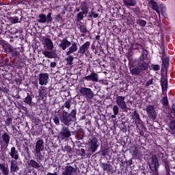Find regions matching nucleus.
Segmentation results:
<instances>
[{"label":"nucleus","mask_w":175,"mask_h":175,"mask_svg":"<svg viewBox=\"0 0 175 175\" xmlns=\"http://www.w3.org/2000/svg\"><path fill=\"white\" fill-rule=\"evenodd\" d=\"M91 46V42L87 41L85 43L79 46V49L78 51L79 54H85L87 51H88V49Z\"/></svg>","instance_id":"20"},{"label":"nucleus","mask_w":175,"mask_h":175,"mask_svg":"<svg viewBox=\"0 0 175 175\" xmlns=\"http://www.w3.org/2000/svg\"><path fill=\"white\" fill-rule=\"evenodd\" d=\"M77 152L80 155V157H87V150L85 152V149L81 148L80 150H77Z\"/></svg>","instance_id":"45"},{"label":"nucleus","mask_w":175,"mask_h":175,"mask_svg":"<svg viewBox=\"0 0 175 175\" xmlns=\"http://www.w3.org/2000/svg\"><path fill=\"white\" fill-rule=\"evenodd\" d=\"M110 149L108 146H101L100 151L98 152V154H100L101 157H106V155H109V152Z\"/></svg>","instance_id":"32"},{"label":"nucleus","mask_w":175,"mask_h":175,"mask_svg":"<svg viewBox=\"0 0 175 175\" xmlns=\"http://www.w3.org/2000/svg\"><path fill=\"white\" fill-rule=\"evenodd\" d=\"M72 135L75 136L76 140H83L85 136V132L83 128H77L75 131L72 132Z\"/></svg>","instance_id":"11"},{"label":"nucleus","mask_w":175,"mask_h":175,"mask_svg":"<svg viewBox=\"0 0 175 175\" xmlns=\"http://www.w3.org/2000/svg\"><path fill=\"white\" fill-rule=\"evenodd\" d=\"M65 150H66V152H72V148L69 146H66Z\"/></svg>","instance_id":"55"},{"label":"nucleus","mask_w":175,"mask_h":175,"mask_svg":"<svg viewBox=\"0 0 175 175\" xmlns=\"http://www.w3.org/2000/svg\"><path fill=\"white\" fill-rule=\"evenodd\" d=\"M0 46H2L4 53L10 54L12 57H15L16 58H20L21 53H24V48L22 46L14 48L12 44L3 40H0Z\"/></svg>","instance_id":"2"},{"label":"nucleus","mask_w":175,"mask_h":175,"mask_svg":"<svg viewBox=\"0 0 175 175\" xmlns=\"http://www.w3.org/2000/svg\"><path fill=\"white\" fill-rule=\"evenodd\" d=\"M125 6H135L137 3L136 0H123Z\"/></svg>","instance_id":"40"},{"label":"nucleus","mask_w":175,"mask_h":175,"mask_svg":"<svg viewBox=\"0 0 175 175\" xmlns=\"http://www.w3.org/2000/svg\"><path fill=\"white\" fill-rule=\"evenodd\" d=\"M161 104L163 106L167 107L169 106V100L167 99V94L165 93V96L161 98Z\"/></svg>","instance_id":"43"},{"label":"nucleus","mask_w":175,"mask_h":175,"mask_svg":"<svg viewBox=\"0 0 175 175\" xmlns=\"http://www.w3.org/2000/svg\"><path fill=\"white\" fill-rule=\"evenodd\" d=\"M172 111H173L174 113H175V105H174V104L172 105Z\"/></svg>","instance_id":"64"},{"label":"nucleus","mask_w":175,"mask_h":175,"mask_svg":"<svg viewBox=\"0 0 175 175\" xmlns=\"http://www.w3.org/2000/svg\"><path fill=\"white\" fill-rule=\"evenodd\" d=\"M150 68L154 72H158V70H161V66H159V64H151Z\"/></svg>","instance_id":"50"},{"label":"nucleus","mask_w":175,"mask_h":175,"mask_svg":"<svg viewBox=\"0 0 175 175\" xmlns=\"http://www.w3.org/2000/svg\"><path fill=\"white\" fill-rule=\"evenodd\" d=\"M27 167L29 169H36V170H39L42 167V163H40V161H36L34 159H28L27 162Z\"/></svg>","instance_id":"12"},{"label":"nucleus","mask_w":175,"mask_h":175,"mask_svg":"<svg viewBox=\"0 0 175 175\" xmlns=\"http://www.w3.org/2000/svg\"><path fill=\"white\" fill-rule=\"evenodd\" d=\"M150 159L151 161L149 163V167L152 173V175H159V166H161V164H159L158 157H157V155L152 154Z\"/></svg>","instance_id":"5"},{"label":"nucleus","mask_w":175,"mask_h":175,"mask_svg":"<svg viewBox=\"0 0 175 175\" xmlns=\"http://www.w3.org/2000/svg\"><path fill=\"white\" fill-rule=\"evenodd\" d=\"M146 113L150 120H157V112L155 111L154 105H148L146 107Z\"/></svg>","instance_id":"14"},{"label":"nucleus","mask_w":175,"mask_h":175,"mask_svg":"<svg viewBox=\"0 0 175 175\" xmlns=\"http://www.w3.org/2000/svg\"><path fill=\"white\" fill-rule=\"evenodd\" d=\"M53 20L55 23H62V21H64V19L62 18V16H61L60 14L55 15L53 17Z\"/></svg>","instance_id":"47"},{"label":"nucleus","mask_w":175,"mask_h":175,"mask_svg":"<svg viewBox=\"0 0 175 175\" xmlns=\"http://www.w3.org/2000/svg\"><path fill=\"white\" fill-rule=\"evenodd\" d=\"M147 23H139V25L140 27H146Z\"/></svg>","instance_id":"62"},{"label":"nucleus","mask_w":175,"mask_h":175,"mask_svg":"<svg viewBox=\"0 0 175 175\" xmlns=\"http://www.w3.org/2000/svg\"><path fill=\"white\" fill-rule=\"evenodd\" d=\"M13 65L16 68V69H20V68H23V65H24V62L20 57H16L13 60Z\"/></svg>","instance_id":"29"},{"label":"nucleus","mask_w":175,"mask_h":175,"mask_svg":"<svg viewBox=\"0 0 175 175\" xmlns=\"http://www.w3.org/2000/svg\"><path fill=\"white\" fill-rule=\"evenodd\" d=\"M70 44L72 43L70 41L68 40L67 38H64L63 40H60V44H59V47L63 50V51H65L68 47H70Z\"/></svg>","instance_id":"19"},{"label":"nucleus","mask_w":175,"mask_h":175,"mask_svg":"<svg viewBox=\"0 0 175 175\" xmlns=\"http://www.w3.org/2000/svg\"><path fill=\"white\" fill-rule=\"evenodd\" d=\"M83 80H86V81H93L94 83H98V81H99V75H98V74L94 71H92L90 75L85 76L83 78Z\"/></svg>","instance_id":"15"},{"label":"nucleus","mask_w":175,"mask_h":175,"mask_svg":"<svg viewBox=\"0 0 175 175\" xmlns=\"http://www.w3.org/2000/svg\"><path fill=\"white\" fill-rule=\"evenodd\" d=\"M70 103H71V100L70 99H68L67 101H66L64 105L60 107V109L62 111L65 110V107L66 109H68V110H69V109H70Z\"/></svg>","instance_id":"42"},{"label":"nucleus","mask_w":175,"mask_h":175,"mask_svg":"<svg viewBox=\"0 0 175 175\" xmlns=\"http://www.w3.org/2000/svg\"><path fill=\"white\" fill-rule=\"evenodd\" d=\"M112 110L115 116H118V113H120V107L118 105H113Z\"/></svg>","instance_id":"51"},{"label":"nucleus","mask_w":175,"mask_h":175,"mask_svg":"<svg viewBox=\"0 0 175 175\" xmlns=\"http://www.w3.org/2000/svg\"><path fill=\"white\" fill-rule=\"evenodd\" d=\"M52 14L51 12H49L46 16L44 14H40L38 15V23H51L53 21Z\"/></svg>","instance_id":"13"},{"label":"nucleus","mask_w":175,"mask_h":175,"mask_svg":"<svg viewBox=\"0 0 175 175\" xmlns=\"http://www.w3.org/2000/svg\"><path fill=\"white\" fill-rule=\"evenodd\" d=\"M161 61L162 66L165 69V70H167L169 69V66H170V57L169 56L165 57V52H162Z\"/></svg>","instance_id":"16"},{"label":"nucleus","mask_w":175,"mask_h":175,"mask_svg":"<svg viewBox=\"0 0 175 175\" xmlns=\"http://www.w3.org/2000/svg\"><path fill=\"white\" fill-rule=\"evenodd\" d=\"M130 71L131 75H133L134 76H139V75L142 73V71L140 70V68H139V66L133 68L132 67H130Z\"/></svg>","instance_id":"38"},{"label":"nucleus","mask_w":175,"mask_h":175,"mask_svg":"<svg viewBox=\"0 0 175 175\" xmlns=\"http://www.w3.org/2000/svg\"><path fill=\"white\" fill-rule=\"evenodd\" d=\"M70 46L68 48V51L66 52V55H70V54H73V53H76L77 51V42H70Z\"/></svg>","instance_id":"25"},{"label":"nucleus","mask_w":175,"mask_h":175,"mask_svg":"<svg viewBox=\"0 0 175 175\" xmlns=\"http://www.w3.org/2000/svg\"><path fill=\"white\" fill-rule=\"evenodd\" d=\"M132 118L134 120L135 124H142V119L140 118V115L137 113V111L135 110L132 113Z\"/></svg>","instance_id":"30"},{"label":"nucleus","mask_w":175,"mask_h":175,"mask_svg":"<svg viewBox=\"0 0 175 175\" xmlns=\"http://www.w3.org/2000/svg\"><path fill=\"white\" fill-rule=\"evenodd\" d=\"M84 15L87 16V14L85 12H83V11L79 12L77 16V21H80V20H83V18H84Z\"/></svg>","instance_id":"46"},{"label":"nucleus","mask_w":175,"mask_h":175,"mask_svg":"<svg viewBox=\"0 0 175 175\" xmlns=\"http://www.w3.org/2000/svg\"><path fill=\"white\" fill-rule=\"evenodd\" d=\"M32 84H33L35 88H39V83H38V81H32Z\"/></svg>","instance_id":"58"},{"label":"nucleus","mask_w":175,"mask_h":175,"mask_svg":"<svg viewBox=\"0 0 175 175\" xmlns=\"http://www.w3.org/2000/svg\"><path fill=\"white\" fill-rule=\"evenodd\" d=\"M77 109H72L70 113H68L66 111H59L57 115H55L53 120L56 125H59V120L62 124L66 125V126H69L72 125V122L77 121Z\"/></svg>","instance_id":"1"},{"label":"nucleus","mask_w":175,"mask_h":175,"mask_svg":"<svg viewBox=\"0 0 175 175\" xmlns=\"http://www.w3.org/2000/svg\"><path fill=\"white\" fill-rule=\"evenodd\" d=\"M116 105L119 106L120 109H122V111L126 113L129 108H128V105H126V103H125V96H118L116 97Z\"/></svg>","instance_id":"7"},{"label":"nucleus","mask_w":175,"mask_h":175,"mask_svg":"<svg viewBox=\"0 0 175 175\" xmlns=\"http://www.w3.org/2000/svg\"><path fill=\"white\" fill-rule=\"evenodd\" d=\"M127 163L129 165H132V163H133V161L132 160V159H130L128 161Z\"/></svg>","instance_id":"63"},{"label":"nucleus","mask_w":175,"mask_h":175,"mask_svg":"<svg viewBox=\"0 0 175 175\" xmlns=\"http://www.w3.org/2000/svg\"><path fill=\"white\" fill-rule=\"evenodd\" d=\"M79 94H81L82 96H84V98H86V99H92L94 96V91L90 88H81Z\"/></svg>","instance_id":"8"},{"label":"nucleus","mask_w":175,"mask_h":175,"mask_svg":"<svg viewBox=\"0 0 175 175\" xmlns=\"http://www.w3.org/2000/svg\"><path fill=\"white\" fill-rule=\"evenodd\" d=\"M1 138L4 143V146L8 147L9 146V143H10V135H9L6 131H4L1 135Z\"/></svg>","instance_id":"28"},{"label":"nucleus","mask_w":175,"mask_h":175,"mask_svg":"<svg viewBox=\"0 0 175 175\" xmlns=\"http://www.w3.org/2000/svg\"><path fill=\"white\" fill-rule=\"evenodd\" d=\"M62 175H77V169L72 165H66L62 168Z\"/></svg>","instance_id":"9"},{"label":"nucleus","mask_w":175,"mask_h":175,"mask_svg":"<svg viewBox=\"0 0 175 175\" xmlns=\"http://www.w3.org/2000/svg\"><path fill=\"white\" fill-rule=\"evenodd\" d=\"M38 80L40 85H46L49 83V74L40 73L39 75Z\"/></svg>","instance_id":"17"},{"label":"nucleus","mask_w":175,"mask_h":175,"mask_svg":"<svg viewBox=\"0 0 175 175\" xmlns=\"http://www.w3.org/2000/svg\"><path fill=\"white\" fill-rule=\"evenodd\" d=\"M0 170L3 175H9V166L5 165L3 163H0Z\"/></svg>","instance_id":"34"},{"label":"nucleus","mask_w":175,"mask_h":175,"mask_svg":"<svg viewBox=\"0 0 175 175\" xmlns=\"http://www.w3.org/2000/svg\"><path fill=\"white\" fill-rule=\"evenodd\" d=\"M160 83L161 85L162 92H166L167 91V77L162 78Z\"/></svg>","instance_id":"33"},{"label":"nucleus","mask_w":175,"mask_h":175,"mask_svg":"<svg viewBox=\"0 0 175 175\" xmlns=\"http://www.w3.org/2000/svg\"><path fill=\"white\" fill-rule=\"evenodd\" d=\"M164 37H163V36L161 34V36H160V42H161V43H163V42H164Z\"/></svg>","instance_id":"60"},{"label":"nucleus","mask_w":175,"mask_h":175,"mask_svg":"<svg viewBox=\"0 0 175 175\" xmlns=\"http://www.w3.org/2000/svg\"><path fill=\"white\" fill-rule=\"evenodd\" d=\"M46 175H58V173L57 172H54V173L48 172L46 174Z\"/></svg>","instance_id":"61"},{"label":"nucleus","mask_w":175,"mask_h":175,"mask_svg":"<svg viewBox=\"0 0 175 175\" xmlns=\"http://www.w3.org/2000/svg\"><path fill=\"white\" fill-rule=\"evenodd\" d=\"M70 136H72L70 129H69L68 126H63L60 132H59V139H60V140H66V139H69Z\"/></svg>","instance_id":"6"},{"label":"nucleus","mask_w":175,"mask_h":175,"mask_svg":"<svg viewBox=\"0 0 175 175\" xmlns=\"http://www.w3.org/2000/svg\"><path fill=\"white\" fill-rule=\"evenodd\" d=\"M80 9L81 12H83V13H86V14H88V12L90 10V4H88V2L86 1H81L80 3Z\"/></svg>","instance_id":"27"},{"label":"nucleus","mask_w":175,"mask_h":175,"mask_svg":"<svg viewBox=\"0 0 175 175\" xmlns=\"http://www.w3.org/2000/svg\"><path fill=\"white\" fill-rule=\"evenodd\" d=\"M17 160L12 159L10 161V173L14 174V173H17L20 170V167H18V164L17 163Z\"/></svg>","instance_id":"18"},{"label":"nucleus","mask_w":175,"mask_h":175,"mask_svg":"<svg viewBox=\"0 0 175 175\" xmlns=\"http://www.w3.org/2000/svg\"><path fill=\"white\" fill-rule=\"evenodd\" d=\"M133 155H135V157L138 155L139 150H137V148H135L134 150L133 151Z\"/></svg>","instance_id":"57"},{"label":"nucleus","mask_w":175,"mask_h":175,"mask_svg":"<svg viewBox=\"0 0 175 175\" xmlns=\"http://www.w3.org/2000/svg\"><path fill=\"white\" fill-rule=\"evenodd\" d=\"M145 61H150V58H148V51L146 49L142 51V54L138 58V62H145Z\"/></svg>","instance_id":"22"},{"label":"nucleus","mask_w":175,"mask_h":175,"mask_svg":"<svg viewBox=\"0 0 175 175\" xmlns=\"http://www.w3.org/2000/svg\"><path fill=\"white\" fill-rule=\"evenodd\" d=\"M98 16H99V14L95 13V12H94V9H92L88 15V18H92V17H94V18H96L98 17Z\"/></svg>","instance_id":"48"},{"label":"nucleus","mask_w":175,"mask_h":175,"mask_svg":"<svg viewBox=\"0 0 175 175\" xmlns=\"http://www.w3.org/2000/svg\"><path fill=\"white\" fill-rule=\"evenodd\" d=\"M34 151L37 159H39V161H42L44 158V156L42 154V152L44 151V141H43V139H39L37 140Z\"/></svg>","instance_id":"4"},{"label":"nucleus","mask_w":175,"mask_h":175,"mask_svg":"<svg viewBox=\"0 0 175 175\" xmlns=\"http://www.w3.org/2000/svg\"><path fill=\"white\" fill-rule=\"evenodd\" d=\"M133 49L134 50H138V51H140V50H142V51L145 50L144 46L142 44H137L133 45Z\"/></svg>","instance_id":"49"},{"label":"nucleus","mask_w":175,"mask_h":175,"mask_svg":"<svg viewBox=\"0 0 175 175\" xmlns=\"http://www.w3.org/2000/svg\"><path fill=\"white\" fill-rule=\"evenodd\" d=\"M164 154L159 152H158V157L159 158H161L163 166L165 167L166 174L165 175H170V165H169V161H167V159L164 158Z\"/></svg>","instance_id":"10"},{"label":"nucleus","mask_w":175,"mask_h":175,"mask_svg":"<svg viewBox=\"0 0 175 175\" xmlns=\"http://www.w3.org/2000/svg\"><path fill=\"white\" fill-rule=\"evenodd\" d=\"M87 145V158H91L92 154H95L99 148V139H98V137H96L90 138Z\"/></svg>","instance_id":"3"},{"label":"nucleus","mask_w":175,"mask_h":175,"mask_svg":"<svg viewBox=\"0 0 175 175\" xmlns=\"http://www.w3.org/2000/svg\"><path fill=\"white\" fill-rule=\"evenodd\" d=\"M38 96L41 100H43L46 98V90L43 87H41V89L38 90Z\"/></svg>","instance_id":"41"},{"label":"nucleus","mask_w":175,"mask_h":175,"mask_svg":"<svg viewBox=\"0 0 175 175\" xmlns=\"http://www.w3.org/2000/svg\"><path fill=\"white\" fill-rule=\"evenodd\" d=\"M100 166L103 168V172H107L108 174L113 172V165H111L110 163H101Z\"/></svg>","instance_id":"26"},{"label":"nucleus","mask_w":175,"mask_h":175,"mask_svg":"<svg viewBox=\"0 0 175 175\" xmlns=\"http://www.w3.org/2000/svg\"><path fill=\"white\" fill-rule=\"evenodd\" d=\"M8 20L10 23H21L23 21V16L20 15L19 16L10 17Z\"/></svg>","instance_id":"36"},{"label":"nucleus","mask_w":175,"mask_h":175,"mask_svg":"<svg viewBox=\"0 0 175 175\" xmlns=\"http://www.w3.org/2000/svg\"><path fill=\"white\" fill-rule=\"evenodd\" d=\"M10 156L12 159L17 161L18 158H20V155L18 154V150L16 149V147L13 146L10 149V152H9Z\"/></svg>","instance_id":"23"},{"label":"nucleus","mask_w":175,"mask_h":175,"mask_svg":"<svg viewBox=\"0 0 175 175\" xmlns=\"http://www.w3.org/2000/svg\"><path fill=\"white\" fill-rule=\"evenodd\" d=\"M138 68L141 72H146L150 68V64L147 62H138Z\"/></svg>","instance_id":"24"},{"label":"nucleus","mask_w":175,"mask_h":175,"mask_svg":"<svg viewBox=\"0 0 175 175\" xmlns=\"http://www.w3.org/2000/svg\"><path fill=\"white\" fill-rule=\"evenodd\" d=\"M12 122H13V118H12V116L8 117L5 121V124L7 126H10Z\"/></svg>","instance_id":"52"},{"label":"nucleus","mask_w":175,"mask_h":175,"mask_svg":"<svg viewBox=\"0 0 175 175\" xmlns=\"http://www.w3.org/2000/svg\"><path fill=\"white\" fill-rule=\"evenodd\" d=\"M170 128L173 133H175V120L171 121Z\"/></svg>","instance_id":"53"},{"label":"nucleus","mask_w":175,"mask_h":175,"mask_svg":"<svg viewBox=\"0 0 175 175\" xmlns=\"http://www.w3.org/2000/svg\"><path fill=\"white\" fill-rule=\"evenodd\" d=\"M44 47H46V50L49 51L54 49V44H53L51 39L46 38L44 40Z\"/></svg>","instance_id":"21"},{"label":"nucleus","mask_w":175,"mask_h":175,"mask_svg":"<svg viewBox=\"0 0 175 175\" xmlns=\"http://www.w3.org/2000/svg\"><path fill=\"white\" fill-rule=\"evenodd\" d=\"M55 66H57V63L55 62L51 63V68H55Z\"/></svg>","instance_id":"59"},{"label":"nucleus","mask_w":175,"mask_h":175,"mask_svg":"<svg viewBox=\"0 0 175 175\" xmlns=\"http://www.w3.org/2000/svg\"><path fill=\"white\" fill-rule=\"evenodd\" d=\"M150 3L152 5V9H154L157 13H159V9L158 8V4H157V2H155L154 0H152L150 1Z\"/></svg>","instance_id":"44"},{"label":"nucleus","mask_w":175,"mask_h":175,"mask_svg":"<svg viewBox=\"0 0 175 175\" xmlns=\"http://www.w3.org/2000/svg\"><path fill=\"white\" fill-rule=\"evenodd\" d=\"M151 84H152V79H149L148 81H147L146 85V87H150Z\"/></svg>","instance_id":"56"},{"label":"nucleus","mask_w":175,"mask_h":175,"mask_svg":"<svg viewBox=\"0 0 175 175\" xmlns=\"http://www.w3.org/2000/svg\"><path fill=\"white\" fill-rule=\"evenodd\" d=\"M75 59V57L73 55H68V57L66 58V61L67 62L66 66H72L73 65V61Z\"/></svg>","instance_id":"39"},{"label":"nucleus","mask_w":175,"mask_h":175,"mask_svg":"<svg viewBox=\"0 0 175 175\" xmlns=\"http://www.w3.org/2000/svg\"><path fill=\"white\" fill-rule=\"evenodd\" d=\"M132 10L135 14H139V13H140V8L139 7L132 8Z\"/></svg>","instance_id":"54"},{"label":"nucleus","mask_w":175,"mask_h":175,"mask_svg":"<svg viewBox=\"0 0 175 175\" xmlns=\"http://www.w3.org/2000/svg\"><path fill=\"white\" fill-rule=\"evenodd\" d=\"M27 96L23 100L24 103L25 105H28V106H32V96L29 94V93L27 94Z\"/></svg>","instance_id":"37"},{"label":"nucleus","mask_w":175,"mask_h":175,"mask_svg":"<svg viewBox=\"0 0 175 175\" xmlns=\"http://www.w3.org/2000/svg\"><path fill=\"white\" fill-rule=\"evenodd\" d=\"M42 54L44 55L46 58H57V54L54 51H42Z\"/></svg>","instance_id":"31"},{"label":"nucleus","mask_w":175,"mask_h":175,"mask_svg":"<svg viewBox=\"0 0 175 175\" xmlns=\"http://www.w3.org/2000/svg\"><path fill=\"white\" fill-rule=\"evenodd\" d=\"M77 27L81 33H87V26L85 25V23H77Z\"/></svg>","instance_id":"35"}]
</instances>
